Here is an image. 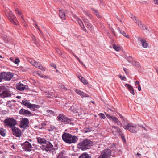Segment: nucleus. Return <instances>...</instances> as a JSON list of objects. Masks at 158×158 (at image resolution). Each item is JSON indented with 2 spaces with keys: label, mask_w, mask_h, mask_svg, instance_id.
Instances as JSON below:
<instances>
[{
  "label": "nucleus",
  "mask_w": 158,
  "mask_h": 158,
  "mask_svg": "<svg viewBox=\"0 0 158 158\" xmlns=\"http://www.w3.org/2000/svg\"><path fill=\"white\" fill-rule=\"evenodd\" d=\"M119 32L121 34L123 35L124 36L127 38H130V37H129V35H127L124 31H123L122 30H119Z\"/></svg>",
  "instance_id": "72a5a7b5"
},
{
  "label": "nucleus",
  "mask_w": 158,
  "mask_h": 158,
  "mask_svg": "<svg viewBox=\"0 0 158 158\" xmlns=\"http://www.w3.org/2000/svg\"><path fill=\"white\" fill-rule=\"evenodd\" d=\"M112 128L115 129L116 130V131L119 132L120 134V133L122 132L121 131L118 127L117 126H112Z\"/></svg>",
  "instance_id": "473e14b6"
},
{
  "label": "nucleus",
  "mask_w": 158,
  "mask_h": 158,
  "mask_svg": "<svg viewBox=\"0 0 158 158\" xmlns=\"http://www.w3.org/2000/svg\"><path fill=\"white\" fill-rule=\"evenodd\" d=\"M56 51L57 53H58V55H60L61 54V52L60 51L58 48H56Z\"/></svg>",
  "instance_id": "49530a36"
},
{
  "label": "nucleus",
  "mask_w": 158,
  "mask_h": 158,
  "mask_svg": "<svg viewBox=\"0 0 158 158\" xmlns=\"http://www.w3.org/2000/svg\"><path fill=\"white\" fill-rule=\"evenodd\" d=\"M3 79L7 81L10 80V72H2L1 73Z\"/></svg>",
  "instance_id": "4468645a"
},
{
  "label": "nucleus",
  "mask_w": 158,
  "mask_h": 158,
  "mask_svg": "<svg viewBox=\"0 0 158 158\" xmlns=\"http://www.w3.org/2000/svg\"><path fill=\"white\" fill-rule=\"evenodd\" d=\"M156 72H157V73L158 75V69L157 68V69H156Z\"/></svg>",
  "instance_id": "774afa93"
},
{
  "label": "nucleus",
  "mask_w": 158,
  "mask_h": 158,
  "mask_svg": "<svg viewBox=\"0 0 158 158\" xmlns=\"http://www.w3.org/2000/svg\"><path fill=\"white\" fill-rule=\"evenodd\" d=\"M0 134L3 136L5 135V131L2 128L0 129Z\"/></svg>",
  "instance_id": "ea45409f"
},
{
  "label": "nucleus",
  "mask_w": 158,
  "mask_h": 158,
  "mask_svg": "<svg viewBox=\"0 0 158 158\" xmlns=\"http://www.w3.org/2000/svg\"><path fill=\"white\" fill-rule=\"evenodd\" d=\"M71 134L67 133H64L62 135V139L65 142L68 143Z\"/></svg>",
  "instance_id": "2eb2a0df"
},
{
  "label": "nucleus",
  "mask_w": 158,
  "mask_h": 158,
  "mask_svg": "<svg viewBox=\"0 0 158 158\" xmlns=\"http://www.w3.org/2000/svg\"><path fill=\"white\" fill-rule=\"evenodd\" d=\"M140 42L141 43L142 45L143 48H146L147 47L148 44L146 43V41L145 40L143 39H142Z\"/></svg>",
  "instance_id": "cd10ccee"
},
{
  "label": "nucleus",
  "mask_w": 158,
  "mask_h": 158,
  "mask_svg": "<svg viewBox=\"0 0 158 158\" xmlns=\"http://www.w3.org/2000/svg\"><path fill=\"white\" fill-rule=\"evenodd\" d=\"M51 66H52V67H54L55 69H56V66L55 64H52L51 65Z\"/></svg>",
  "instance_id": "052dcab7"
},
{
  "label": "nucleus",
  "mask_w": 158,
  "mask_h": 158,
  "mask_svg": "<svg viewBox=\"0 0 158 158\" xmlns=\"http://www.w3.org/2000/svg\"><path fill=\"white\" fill-rule=\"evenodd\" d=\"M30 62L32 65L35 67L38 68L42 70H43L44 68L40 63L37 62L35 60H31V61H30Z\"/></svg>",
  "instance_id": "f8f14e48"
},
{
  "label": "nucleus",
  "mask_w": 158,
  "mask_h": 158,
  "mask_svg": "<svg viewBox=\"0 0 158 158\" xmlns=\"http://www.w3.org/2000/svg\"><path fill=\"white\" fill-rule=\"evenodd\" d=\"M92 11L94 12V14L97 16L98 18H101V16L99 15V12L98 11L94 9H92Z\"/></svg>",
  "instance_id": "c756f323"
},
{
  "label": "nucleus",
  "mask_w": 158,
  "mask_h": 158,
  "mask_svg": "<svg viewBox=\"0 0 158 158\" xmlns=\"http://www.w3.org/2000/svg\"><path fill=\"white\" fill-rule=\"evenodd\" d=\"M136 23H138V25L141 29H144L146 28L145 26L143 24H142L141 22L138 21Z\"/></svg>",
  "instance_id": "c85d7f7f"
},
{
  "label": "nucleus",
  "mask_w": 158,
  "mask_h": 158,
  "mask_svg": "<svg viewBox=\"0 0 158 158\" xmlns=\"http://www.w3.org/2000/svg\"><path fill=\"white\" fill-rule=\"evenodd\" d=\"M37 74L40 77H44V76L41 74L40 72H37Z\"/></svg>",
  "instance_id": "09e8293b"
},
{
  "label": "nucleus",
  "mask_w": 158,
  "mask_h": 158,
  "mask_svg": "<svg viewBox=\"0 0 158 158\" xmlns=\"http://www.w3.org/2000/svg\"><path fill=\"white\" fill-rule=\"evenodd\" d=\"M125 86L127 88L131 93L133 95H135V94L134 91V90L131 85L128 84H126L125 85Z\"/></svg>",
  "instance_id": "4be33fe9"
},
{
  "label": "nucleus",
  "mask_w": 158,
  "mask_h": 158,
  "mask_svg": "<svg viewBox=\"0 0 158 158\" xmlns=\"http://www.w3.org/2000/svg\"><path fill=\"white\" fill-rule=\"evenodd\" d=\"M135 23H137L138 20L136 19L135 16H133V18L132 19Z\"/></svg>",
  "instance_id": "603ef678"
},
{
  "label": "nucleus",
  "mask_w": 158,
  "mask_h": 158,
  "mask_svg": "<svg viewBox=\"0 0 158 158\" xmlns=\"http://www.w3.org/2000/svg\"><path fill=\"white\" fill-rule=\"evenodd\" d=\"M11 147L13 149V150H12V151L13 152H15V151H16L15 147L14 145H12L11 146Z\"/></svg>",
  "instance_id": "864d4df0"
},
{
  "label": "nucleus",
  "mask_w": 158,
  "mask_h": 158,
  "mask_svg": "<svg viewBox=\"0 0 158 158\" xmlns=\"http://www.w3.org/2000/svg\"><path fill=\"white\" fill-rule=\"evenodd\" d=\"M34 24V26L36 28H37V29H38L39 30H40V29H39V28H38V25H37V23H36L35 22Z\"/></svg>",
  "instance_id": "5fc2aeb1"
},
{
  "label": "nucleus",
  "mask_w": 158,
  "mask_h": 158,
  "mask_svg": "<svg viewBox=\"0 0 158 158\" xmlns=\"http://www.w3.org/2000/svg\"><path fill=\"white\" fill-rule=\"evenodd\" d=\"M9 102L10 101H8L6 104L7 106L8 107H10V106H9Z\"/></svg>",
  "instance_id": "0e129e2a"
},
{
  "label": "nucleus",
  "mask_w": 158,
  "mask_h": 158,
  "mask_svg": "<svg viewBox=\"0 0 158 158\" xmlns=\"http://www.w3.org/2000/svg\"><path fill=\"white\" fill-rule=\"evenodd\" d=\"M21 21H22V22L23 23L24 19L23 18L22 16H21Z\"/></svg>",
  "instance_id": "69168bd1"
},
{
  "label": "nucleus",
  "mask_w": 158,
  "mask_h": 158,
  "mask_svg": "<svg viewBox=\"0 0 158 158\" xmlns=\"http://www.w3.org/2000/svg\"><path fill=\"white\" fill-rule=\"evenodd\" d=\"M22 146L23 148L26 151H31L32 148L31 144L27 141L23 143Z\"/></svg>",
  "instance_id": "9d476101"
},
{
  "label": "nucleus",
  "mask_w": 158,
  "mask_h": 158,
  "mask_svg": "<svg viewBox=\"0 0 158 158\" xmlns=\"http://www.w3.org/2000/svg\"><path fill=\"white\" fill-rule=\"evenodd\" d=\"M17 76L16 74L13 73H10V80L11 81H14L17 80Z\"/></svg>",
  "instance_id": "b1692460"
},
{
  "label": "nucleus",
  "mask_w": 158,
  "mask_h": 158,
  "mask_svg": "<svg viewBox=\"0 0 158 158\" xmlns=\"http://www.w3.org/2000/svg\"><path fill=\"white\" fill-rule=\"evenodd\" d=\"M121 137H122V139H123V141H125V137H124V135H122L121 136Z\"/></svg>",
  "instance_id": "13d9d810"
},
{
  "label": "nucleus",
  "mask_w": 158,
  "mask_h": 158,
  "mask_svg": "<svg viewBox=\"0 0 158 158\" xmlns=\"http://www.w3.org/2000/svg\"><path fill=\"white\" fill-rule=\"evenodd\" d=\"M75 91L77 94L81 96L82 98L89 97V95L85 93L83 91L80 90L75 89Z\"/></svg>",
  "instance_id": "dca6fc26"
},
{
  "label": "nucleus",
  "mask_w": 158,
  "mask_h": 158,
  "mask_svg": "<svg viewBox=\"0 0 158 158\" xmlns=\"http://www.w3.org/2000/svg\"><path fill=\"white\" fill-rule=\"evenodd\" d=\"M131 64L134 66L137 67H139L140 66L139 64V62L135 61H133Z\"/></svg>",
  "instance_id": "c9c22d12"
},
{
  "label": "nucleus",
  "mask_w": 158,
  "mask_h": 158,
  "mask_svg": "<svg viewBox=\"0 0 158 158\" xmlns=\"http://www.w3.org/2000/svg\"><path fill=\"white\" fill-rule=\"evenodd\" d=\"M19 113L20 114L25 116L32 115V113L30 111L23 108L21 109L19 111Z\"/></svg>",
  "instance_id": "ddd939ff"
},
{
  "label": "nucleus",
  "mask_w": 158,
  "mask_h": 158,
  "mask_svg": "<svg viewBox=\"0 0 158 158\" xmlns=\"http://www.w3.org/2000/svg\"><path fill=\"white\" fill-rule=\"evenodd\" d=\"M83 12L86 16L89 17L90 18L91 17V15L89 12L85 10H84Z\"/></svg>",
  "instance_id": "a19ab883"
},
{
  "label": "nucleus",
  "mask_w": 158,
  "mask_h": 158,
  "mask_svg": "<svg viewBox=\"0 0 158 158\" xmlns=\"http://www.w3.org/2000/svg\"><path fill=\"white\" fill-rule=\"evenodd\" d=\"M10 61H13L15 64H18L20 62L18 58H16L15 59V60L14 61L13 59L10 58Z\"/></svg>",
  "instance_id": "4c0bfd02"
},
{
  "label": "nucleus",
  "mask_w": 158,
  "mask_h": 158,
  "mask_svg": "<svg viewBox=\"0 0 158 158\" xmlns=\"http://www.w3.org/2000/svg\"><path fill=\"white\" fill-rule=\"evenodd\" d=\"M16 87L17 89L20 91H22L25 90H27L28 89V87L27 85H24L20 82L16 84Z\"/></svg>",
  "instance_id": "1a4fd4ad"
},
{
  "label": "nucleus",
  "mask_w": 158,
  "mask_h": 158,
  "mask_svg": "<svg viewBox=\"0 0 158 158\" xmlns=\"http://www.w3.org/2000/svg\"><path fill=\"white\" fill-rule=\"evenodd\" d=\"M57 158H65V156L64 152H61L58 154Z\"/></svg>",
  "instance_id": "2f4dec72"
},
{
  "label": "nucleus",
  "mask_w": 158,
  "mask_h": 158,
  "mask_svg": "<svg viewBox=\"0 0 158 158\" xmlns=\"http://www.w3.org/2000/svg\"><path fill=\"white\" fill-rule=\"evenodd\" d=\"M138 90H139V91H141V86H140V85H138Z\"/></svg>",
  "instance_id": "bf43d9fd"
},
{
  "label": "nucleus",
  "mask_w": 158,
  "mask_h": 158,
  "mask_svg": "<svg viewBox=\"0 0 158 158\" xmlns=\"http://www.w3.org/2000/svg\"><path fill=\"white\" fill-rule=\"evenodd\" d=\"M55 129V127L52 125H50L48 127V131H53Z\"/></svg>",
  "instance_id": "58836bf2"
},
{
  "label": "nucleus",
  "mask_w": 158,
  "mask_h": 158,
  "mask_svg": "<svg viewBox=\"0 0 158 158\" xmlns=\"http://www.w3.org/2000/svg\"><path fill=\"white\" fill-rule=\"evenodd\" d=\"M43 147V150H46L47 151H50L52 149L53 147V146L51 143L48 141H46L44 143V144L42 145Z\"/></svg>",
  "instance_id": "6e6552de"
},
{
  "label": "nucleus",
  "mask_w": 158,
  "mask_h": 158,
  "mask_svg": "<svg viewBox=\"0 0 158 158\" xmlns=\"http://www.w3.org/2000/svg\"><path fill=\"white\" fill-rule=\"evenodd\" d=\"M76 20H77L78 24L81 26L82 30L85 32L87 31L83 23L81 20L78 18H76Z\"/></svg>",
  "instance_id": "a211bd4d"
},
{
  "label": "nucleus",
  "mask_w": 158,
  "mask_h": 158,
  "mask_svg": "<svg viewBox=\"0 0 158 158\" xmlns=\"http://www.w3.org/2000/svg\"><path fill=\"white\" fill-rule=\"evenodd\" d=\"M119 77L122 80H124L125 79H126V78L125 76H122L120 74L119 75Z\"/></svg>",
  "instance_id": "de8ad7c7"
},
{
  "label": "nucleus",
  "mask_w": 158,
  "mask_h": 158,
  "mask_svg": "<svg viewBox=\"0 0 158 158\" xmlns=\"http://www.w3.org/2000/svg\"><path fill=\"white\" fill-rule=\"evenodd\" d=\"M12 133L15 136L17 137H19L21 135V130L19 128L15 126L12 127Z\"/></svg>",
  "instance_id": "0eeeda50"
},
{
  "label": "nucleus",
  "mask_w": 158,
  "mask_h": 158,
  "mask_svg": "<svg viewBox=\"0 0 158 158\" xmlns=\"http://www.w3.org/2000/svg\"><path fill=\"white\" fill-rule=\"evenodd\" d=\"M78 158H91V156L87 153L82 154Z\"/></svg>",
  "instance_id": "393cba45"
},
{
  "label": "nucleus",
  "mask_w": 158,
  "mask_h": 158,
  "mask_svg": "<svg viewBox=\"0 0 158 158\" xmlns=\"http://www.w3.org/2000/svg\"><path fill=\"white\" fill-rule=\"evenodd\" d=\"M3 79V78L2 77V76L1 73H0V82L2 81V80Z\"/></svg>",
  "instance_id": "680f3d73"
},
{
  "label": "nucleus",
  "mask_w": 158,
  "mask_h": 158,
  "mask_svg": "<svg viewBox=\"0 0 158 158\" xmlns=\"http://www.w3.org/2000/svg\"><path fill=\"white\" fill-rule=\"evenodd\" d=\"M112 151L109 148L105 149L100 152L98 158H110L111 156Z\"/></svg>",
  "instance_id": "7ed1b4c3"
},
{
  "label": "nucleus",
  "mask_w": 158,
  "mask_h": 158,
  "mask_svg": "<svg viewBox=\"0 0 158 158\" xmlns=\"http://www.w3.org/2000/svg\"><path fill=\"white\" fill-rule=\"evenodd\" d=\"M154 2L155 4L158 5V0H154Z\"/></svg>",
  "instance_id": "6e6d98bb"
},
{
  "label": "nucleus",
  "mask_w": 158,
  "mask_h": 158,
  "mask_svg": "<svg viewBox=\"0 0 158 158\" xmlns=\"http://www.w3.org/2000/svg\"><path fill=\"white\" fill-rule=\"evenodd\" d=\"M4 122L5 123V126H10V118L6 119H5Z\"/></svg>",
  "instance_id": "f704fd0d"
},
{
  "label": "nucleus",
  "mask_w": 158,
  "mask_h": 158,
  "mask_svg": "<svg viewBox=\"0 0 158 158\" xmlns=\"http://www.w3.org/2000/svg\"><path fill=\"white\" fill-rule=\"evenodd\" d=\"M15 11L19 15H21V13L19 11V10L18 8L15 9Z\"/></svg>",
  "instance_id": "a18cd8bd"
},
{
  "label": "nucleus",
  "mask_w": 158,
  "mask_h": 158,
  "mask_svg": "<svg viewBox=\"0 0 158 158\" xmlns=\"http://www.w3.org/2000/svg\"><path fill=\"white\" fill-rule=\"evenodd\" d=\"M59 16L62 19H65V14L64 10H61L59 11Z\"/></svg>",
  "instance_id": "5701e85b"
},
{
  "label": "nucleus",
  "mask_w": 158,
  "mask_h": 158,
  "mask_svg": "<svg viewBox=\"0 0 158 158\" xmlns=\"http://www.w3.org/2000/svg\"><path fill=\"white\" fill-rule=\"evenodd\" d=\"M123 127L125 129H127L132 133H136L139 130L137 125L131 123H127Z\"/></svg>",
  "instance_id": "f03ea898"
},
{
  "label": "nucleus",
  "mask_w": 158,
  "mask_h": 158,
  "mask_svg": "<svg viewBox=\"0 0 158 158\" xmlns=\"http://www.w3.org/2000/svg\"><path fill=\"white\" fill-rule=\"evenodd\" d=\"M113 48L117 51H118L121 50V48L120 47L117 46L115 45H113Z\"/></svg>",
  "instance_id": "e433bc0d"
},
{
  "label": "nucleus",
  "mask_w": 158,
  "mask_h": 158,
  "mask_svg": "<svg viewBox=\"0 0 158 158\" xmlns=\"http://www.w3.org/2000/svg\"><path fill=\"white\" fill-rule=\"evenodd\" d=\"M37 139L38 142L40 144L43 143V144H44V143L46 141L44 139L40 137L37 138Z\"/></svg>",
  "instance_id": "bb28decb"
},
{
  "label": "nucleus",
  "mask_w": 158,
  "mask_h": 158,
  "mask_svg": "<svg viewBox=\"0 0 158 158\" xmlns=\"http://www.w3.org/2000/svg\"><path fill=\"white\" fill-rule=\"evenodd\" d=\"M77 140V138L75 136H73L71 135L69 138L68 143L71 144L75 143Z\"/></svg>",
  "instance_id": "aec40b11"
},
{
  "label": "nucleus",
  "mask_w": 158,
  "mask_h": 158,
  "mask_svg": "<svg viewBox=\"0 0 158 158\" xmlns=\"http://www.w3.org/2000/svg\"><path fill=\"white\" fill-rule=\"evenodd\" d=\"M136 156H137L139 158H140L141 156V154L139 153H137L136 154Z\"/></svg>",
  "instance_id": "4d7b16f0"
},
{
  "label": "nucleus",
  "mask_w": 158,
  "mask_h": 158,
  "mask_svg": "<svg viewBox=\"0 0 158 158\" xmlns=\"http://www.w3.org/2000/svg\"><path fill=\"white\" fill-rule=\"evenodd\" d=\"M93 131L94 130L92 128H86L85 130V132L87 133Z\"/></svg>",
  "instance_id": "79ce46f5"
},
{
  "label": "nucleus",
  "mask_w": 158,
  "mask_h": 158,
  "mask_svg": "<svg viewBox=\"0 0 158 158\" xmlns=\"http://www.w3.org/2000/svg\"><path fill=\"white\" fill-rule=\"evenodd\" d=\"M83 21L85 23L87 27L89 30H91L92 28V26L91 24H90L89 20L86 19H83Z\"/></svg>",
  "instance_id": "412c9836"
},
{
  "label": "nucleus",
  "mask_w": 158,
  "mask_h": 158,
  "mask_svg": "<svg viewBox=\"0 0 158 158\" xmlns=\"http://www.w3.org/2000/svg\"><path fill=\"white\" fill-rule=\"evenodd\" d=\"M22 102L24 106L33 110H34L35 108H38L39 107V105L31 104L29 103L27 100H23L22 101Z\"/></svg>",
  "instance_id": "20e7f679"
},
{
  "label": "nucleus",
  "mask_w": 158,
  "mask_h": 158,
  "mask_svg": "<svg viewBox=\"0 0 158 158\" xmlns=\"http://www.w3.org/2000/svg\"><path fill=\"white\" fill-rule=\"evenodd\" d=\"M57 118L58 121L65 123H69L71 121L70 119L62 114H59Z\"/></svg>",
  "instance_id": "423d86ee"
},
{
  "label": "nucleus",
  "mask_w": 158,
  "mask_h": 158,
  "mask_svg": "<svg viewBox=\"0 0 158 158\" xmlns=\"http://www.w3.org/2000/svg\"><path fill=\"white\" fill-rule=\"evenodd\" d=\"M79 78L83 83L85 85H87L88 83V81L85 80V79L82 76H79Z\"/></svg>",
  "instance_id": "7c9ffc66"
},
{
  "label": "nucleus",
  "mask_w": 158,
  "mask_h": 158,
  "mask_svg": "<svg viewBox=\"0 0 158 158\" xmlns=\"http://www.w3.org/2000/svg\"><path fill=\"white\" fill-rule=\"evenodd\" d=\"M17 124V122L16 120L13 118H10V128L15 126Z\"/></svg>",
  "instance_id": "a878e982"
},
{
  "label": "nucleus",
  "mask_w": 158,
  "mask_h": 158,
  "mask_svg": "<svg viewBox=\"0 0 158 158\" xmlns=\"http://www.w3.org/2000/svg\"><path fill=\"white\" fill-rule=\"evenodd\" d=\"M10 22L14 25H17L18 24V22L15 15L10 12Z\"/></svg>",
  "instance_id": "f3484780"
},
{
  "label": "nucleus",
  "mask_w": 158,
  "mask_h": 158,
  "mask_svg": "<svg viewBox=\"0 0 158 158\" xmlns=\"http://www.w3.org/2000/svg\"><path fill=\"white\" fill-rule=\"evenodd\" d=\"M47 112L48 113L51 112V113L53 114V112L51 110H47Z\"/></svg>",
  "instance_id": "e2e57ef3"
},
{
  "label": "nucleus",
  "mask_w": 158,
  "mask_h": 158,
  "mask_svg": "<svg viewBox=\"0 0 158 158\" xmlns=\"http://www.w3.org/2000/svg\"><path fill=\"white\" fill-rule=\"evenodd\" d=\"M123 70L125 72L126 74H128V69H126V68H123Z\"/></svg>",
  "instance_id": "3c124183"
},
{
  "label": "nucleus",
  "mask_w": 158,
  "mask_h": 158,
  "mask_svg": "<svg viewBox=\"0 0 158 158\" xmlns=\"http://www.w3.org/2000/svg\"><path fill=\"white\" fill-rule=\"evenodd\" d=\"M93 142L88 139L83 140L81 142L78 144V147L82 150H85L89 149L93 145Z\"/></svg>",
  "instance_id": "f257e3e1"
},
{
  "label": "nucleus",
  "mask_w": 158,
  "mask_h": 158,
  "mask_svg": "<svg viewBox=\"0 0 158 158\" xmlns=\"http://www.w3.org/2000/svg\"><path fill=\"white\" fill-rule=\"evenodd\" d=\"M29 123L28 119L26 118H22L20 124V128H25L28 126Z\"/></svg>",
  "instance_id": "39448f33"
},
{
  "label": "nucleus",
  "mask_w": 158,
  "mask_h": 158,
  "mask_svg": "<svg viewBox=\"0 0 158 158\" xmlns=\"http://www.w3.org/2000/svg\"><path fill=\"white\" fill-rule=\"evenodd\" d=\"M98 115L100 117V118L102 119H105L106 118L104 114L103 113H100Z\"/></svg>",
  "instance_id": "37998d69"
},
{
  "label": "nucleus",
  "mask_w": 158,
  "mask_h": 158,
  "mask_svg": "<svg viewBox=\"0 0 158 158\" xmlns=\"http://www.w3.org/2000/svg\"><path fill=\"white\" fill-rule=\"evenodd\" d=\"M139 82L138 81H136L135 82V85H139Z\"/></svg>",
  "instance_id": "338daca9"
},
{
  "label": "nucleus",
  "mask_w": 158,
  "mask_h": 158,
  "mask_svg": "<svg viewBox=\"0 0 158 158\" xmlns=\"http://www.w3.org/2000/svg\"><path fill=\"white\" fill-rule=\"evenodd\" d=\"M105 114L106 117L110 120L116 123L117 125H119L120 126H122V124L121 122L118 120L116 117L114 116H111L109 114H107L106 113H105Z\"/></svg>",
  "instance_id": "9b49d317"
},
{
  "label": "nucleus",
  "mask_w": 158,
  "mask_h": 158,
  "mask_svg": "<svg viewBox=\"0 0 158 158\" xmlns=\"http://www.w3.org/2000/svg\"><path fill=\"white\" fill-rule=\"evenodd\" d=\"M0 96L2 98L9 97L10 96V93L7 90H5L0 93Z\"/></svg>",
  "instance_id": "6ab92c4d"
},
{
  "label": "nucleus",
  "mask_w": 158,
  "mask_h": 158,
  "mask_svg": "<svg viewBox=\"0 0 158 158\" xmlns=\"http://www.w3.org/2000/svg\"><path fill=\"white\" fill-rule=\"evenodd\" d=\"M60 89H62L64 91H66L67 90V88L64 85H62L61 86Z\"/></svg>",
  "instance_id": "c03bdc74"
},
{
  "label": "nucleus",
  "mask_w": 158,
  "mask_h": 158,
  "mask_svg": "<svg viewBox=\"0 0 158 158\" xmlns=\"http://www.w3.org/2000/svg\"><path fill=\"white\" fill-rule=\"evenodd\" d=\"M73 54L76 58L77 59L79 62H80V59L74 53H73Z\"/></svg>",
  "instance_id": "8fccbe9b"
}]
</instances>
